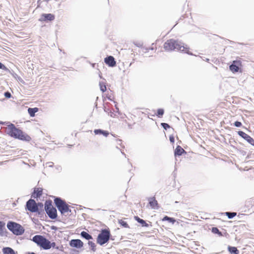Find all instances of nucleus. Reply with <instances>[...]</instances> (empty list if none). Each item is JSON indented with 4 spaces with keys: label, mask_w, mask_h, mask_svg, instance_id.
Wrapping results in <instances>:
<instances>
[{
    "label": "nucleus",
    "mask_w": 254,
    "mask_h": 254,
    "mask_svg": "<svg viewBox=\"0 0 254 254\" xmlns=\"http://www.w3.org/2000/svg\"><path fill=\"white\" fill-rule=\"evenodd\" d=\"M110 66H115L116 64H109Z\"/></svg>",
    "instance_id": "nucleus-41"
},
{
    "label": "nucleus",
    "mask_w": 254,
    "mask_h": 254,
    "mask_svg": "<svg viewBox=\"0 0 254 254\" xmlns=\"http://www.w3.org/2000/svg\"><path fill=\"white\" fill-rule=\"evenodd\" d=\"M184 153H186L185 150L180 145L177 146L175 151V155L180 156Z\"/></svg>",
    "instance_id": "nucleus-16"
},
{
    "label": "nucleus",
    "mask_w": 254,
    "mask_h": 254,
    "mask_svg": "<svg viewBox=\"0 0 254 254\" xmlns=\"http://www.w3.org/2000/svg\"><path fill=\"white\" fill-rule=\"evenodd\" d=\"M28 254H35L34 253H28Z\"/></svg>",
    "instance_id": "nucleus-43"
},
{
    "label": "nucleus",
    "mask_w": 254,
    "mask_h": 254,
    "mask_svg": "<svg viewBox=\"0 0 254 254\" xmlns=\"http://www.w3.org/2000/svg\"><path fill=\"white\" fill-rule=\"evenodd\" d=\"M111 236L109 229H103L101 231L97 238V243L101 246L107 243Z\"/></svg>",
    "instance_id": "nucleus-4"
},
{
    "label": "nucleus",
    "mask_w": 254,
    "mask_h": 254,
    "mask_svg": "<svg viewBox=\"0 0 254 254\" xmlns=\"http://www.w3.org/2000/svg\"><path fill=\"white\" fill-rule=\"evenodd\" d=\"M69 244L71 247L76 248H81L83 246V242L79 239L71 240Z\"/></svg>",
    "instance_id": "nucleus-11"
},
{
    "label": "nucleus",
    "mask_w": 254,
    "mask_h": 254,
    "mask_svg": "<svg viewBox=\"0 0 254 254\" xmlns=\"http://www.w3.org/2000/svg\"><path fill=\"white\" fill-rule=\"evenodd\" d=\"M39 111V109L38 108H29L28 109V112L30 116L32 117H33L35 116V113Z\"/></svg>",
    "instance_id": "nucleus-19"
},
{
    "label": "nucleus",
    "mask_w": 254,
    "mask_h": 254,
    "mask_svg": "<svg viewBox=\"0 0 254 254\" xmlns=\"http://www.w3.org/2000/svg\"><path fill=\"white\" fill-rule=\"evenodd\" d=\"M32 241L43 249L47 250V246L49 240L44 236L36 235L33 237Z\"/></svg>",
    "instance_id": "nucleus-7"
},
{
    "label": "nucleus",
    "mask_w": 254,
    "mask_h": 254,
    "mask_svg": "<svg viewBox=\"0 0 254 254\" xmlns=\"http://www.w3.org/2000/svg\"><path fill=\"white\" fill-rule=\"evenodd\" d=\"M81 236L86 240H90L92 239V237L88 233L85 231H82L81 233Z\"/></svg>",
    "instance_id": "nucleus-23"
},
{
    "label": "nucleus",
    "mask_w": 254,
    "mask_h": 254,
    "mask_svg": "<svg viewBox=\"0 0 254 254\" xmlns=\"http://www.w3.org/2000/svg\"><path fill=\"white\" fill-rule=\"evenodd\" d=\"M247 61L249 62L248 61L245 60L243 58L240 57H237L236 60L233 61L232 62H230L229 64H243V62Z\"/></svg>",
    "instance_id": "nucleus-20"
},
{
    "label": "nucleus",
    "mask_w": 254,
    "mask_h": 254,
    "mask_svg": "<svg viewBox=\"0 0 254 254\" xmlns=\"http://www.w3.org/2000/svg\"><path fill=\"white\" fill-rule=\"evenodd\" d=\"M43 1H45L47 2H48L49 0H44Z\"/></svg>",
    "instance_id": "nucleus-42"
},
{
    "label": "nucleus",
    "mask_w": 254,
    "mask_h": 254,
    "mask_svg": "<svg viewBox=\"0 0 254 254\" xmlns=\"http://www.w3.org/2000/svg\"><path fill=\"white\" fill-rule=\"evenodd\" d=\"M45 209L50 218L55 219L57 217V209L52 205L51 200L46 201L45 203Z\"/></svg>",
    "instance_id": "nucleus-5"
},
{
    "label": "nucleus",
    "mask_w": 254,
    "mask_h": 254,
    "mask_svg": "<svg viewBox=\"0 0 254 254\" xmlns=\"http://www.w3.org/2000/svg\"><path fill=\"white\" fill-rule=\"evenodd\" d=\"M3 254H15L14 250L9 247H5L2 249Z\"/></svg>",
    "instance_id": "nucleus-17"
},
{
    "label": "nucleus",
    "mask_w": 254,
    "mask_h": 254,
    "mask_svg": "<svg viewBox=\"0 0 254 254\" xmlns=\"http://www.w3.org/2000/svg\"><path fill=\"white\" fill-rule=\"evenodd\" d=\"M149 203L150 206L153 208L156 209L158 208V204L157 201L154 197H151L149 199Z\"/></svg>",
    "instance_id": "nucleus-13"
},
{
    "label": "nucleus",
    "mask_w": 254,
    "mask_h": 254,
    "mask_svg": "<svg viewBox=\"0 0 254 254\" xmlns=\"http://www.w3.org/2000/svg\"><path fill=\"white\" fill-rule=\"evenodd\" d=\"M170 140L171 141V142H174V138L173 137H170Z\"/></svg>",
    "instance_id": "nucleus-38"
},
{
    "label": "nucleus",
    "mask_w": 254,
    "mask_h": 254,
    "mask_svg": "<svg viewBox=\"0 0 254 254\" xmlns=\"http://www.w3.org/2000/svg\"><path fill=\"white\" fill-rule=\"evenodd\" d=\"M226 215L228 216L229 218H232L235 217L237 215V213L236 212H227L225 213Z\"/></svg>",
    "instance_id": "nucleus-30"
},
{
    "label": "nucleus",
    "mask_w": 254,
    "mask_h": 254,
    "mask_svg": "<svg viewBox=\"0 0 254 254\" xmlns=\"http://www.w3.org/2000/svg\"><path fill=\"white\" fill-rule=\"evenodd\" d=\"M4 96L5 97L9 98L11 97V94L8 92H6L4 93Z\"/></svg>",
    "instance_id": "nucleus-35"
},
{
    "label": "nucleus",
    "mask_w": 254,
    "mask_h": 254,
    "mask_svg": "<svg viewBox=\"0 0 254 254\" xmlns=\"http://www.w3.org/2000/svg\"><path fill=\"white\" fill-rule=\"evenodd\" d=\"M238 134L242 138L247 140L251 145L254 146V139L249 134L242 131H239Z\"/></svg>",
    "instance_id": "nucleus-10"
},
{
    "label": "nucleus",
    "mask_w": 254,
    "mask_h": 254,
    "mask_svg": "<svg viewBox=\"0 0 254 254\" xmlns=\"http://www.w3.org/2000/svg\"><path fill=\"white\" fill-rule=\"evenodd\" d=\"M7 227L13 234L19 236L22 235L25 231L24 228L19 224L12 221H9Z\"/></svg>",
    "instance_id": "nucleus-3"
},
{
    "label": "nucleus",
    "mask_w": 254,
    "mask_h": 254,
    "mask_svg": "<svg viewBox=\"0 0 254 254\" xmlns=\"http://www.w3.org/2000/svg\"><path fill=\"white\" fill-rule=\"evenodd\" d=\"M195 57L197 58V61L198 62H201L202 61H205L207 62H208L209 61V59L205 57H201V56H196Z\"/></svg>",
    "instance_id": "nucleus-27"
},
{
    "label": "nucleus",
    "mask_w": 254,
    "mask_h": 254,
    "mask_svg": "<svg viewBox=\"0 0 254 254\" xmlns=\"http://www.w3.org/2000/svg\"><path fill=\"white\" fill-rule=\"evenodd\" d=\"M43 207V204L41 203H36L34 199H30L26 203V209L31 212H36L38 211V206Z\"/></svg>",
    "instance_id": "nucleus-8"
},
{
    "label": "nucleus",
    "mask_w": 254,
    "mask_h": 254,
    "mask_svg": "<svg viewBox=\"0 0 254 254\" xmlns=\"http://www.w3.org/2000/svg\"><path fill=\"white\" fill-rule=\"evenodd\" d=\"M6 133L10 136L23 141H29L31 137L23 132L21 129L16 127L13 124L8 125L6 127Z\"/></svg>",
    "instance_id": "nucleus-2"
},
{
    "label": "nucleus",
    "mask_w": 254,
    "mask_h": 254,
    "mask_svg": "<svg viewBox=\"0 0 254 254\" xmlns=\"http://www.w3.org/2000/svg\"><path fill=\"white\" fill-rule=\"evenodd\" d=\"M134 218L137 222L141 224L142 226H144V227H147L149 226L148 224L147 223H146V222L144 220L140 219L139 217L135 216H134Z\"/></svg>",
    "instance_id": "nucleus-18"
},
{
    "label": "nucleus",
    "mask_w": 254,
    "mask_h": 254,
    "mask_svg": "<svg viewBox=\"0 0 254 254\" xmlns=\"http://www.w3.org/2000/svg\"><path fill=\"white\" fill-rule=\"evenodd\" d=\"M212 232L217 233L219 232V230L217 228L214 227L212 228Z\"/></svg>",
    "instance_id": "nucleus-37"
},
{
    "label": "nucleus",
    "mask_w": 254,
    "mask_h": 254,
    "mask_svg": "<svg viewBox=\"0 0 254 254\" xmlns=\"http://www.w3.org/2000/svg\"><path fill=\"white\" fill-rule=\"evenodd\" d=\"M88 245L90 246L91 250L93 252H95L96 251V245L94 242L92 241H89Z\"/></svg>",
    "instance_id": "nucleus-31"
},
{
    "label": "nucleus",
    "mask_w": 254,
    "mask_h": 254,
    "mask_svg": "<svg viewBox=\"0 0 254 254\" xmlns=\"http://www.w3.org/2000/svg\"><path fill=\"white\" fill-rule=\"evenodd\" d=\"M105 64H116L115 58L112 56H108L104 59Z\"/></svg>",
    "instance_id": "nucleus-15"
},
{
    "label": "nucleus",
    "mask_w": 254,
    "mask_h": 254,
    "mask_svg": "<svg viewBox=\"0 0 254 254\" xmlns=\"http://www.w3.org/2000/svg\"><path fill=\"white\" fill-rule=\"evenodd\" d=\"M229 252L231 254H239V251L237 248L234 247L229 246L228 248Z\"/></svg>",
    "instance_id": "nucleus-21"
},
{
    "label": "nucleus",
    "mask_w": 254,
    "mask_h": 254,
    "mask_svg": "<svg viewBox=\"0 0 254 254\" xmlns=\"http://www.w3.org/2000/svg\"><path fill=\"white\" fill-rule=\"evenodd\" d=\"M0 64H1V63L0 62Z\"/></svg>",
    "instance_id": "nucleus-46"
},
{
    "label": "nucleus",
    "mask_w": 254,
    "mask_h": 254,
    "mask_svg": "<svg viewBox=\"0 0 254 254\" xmlns=\"http://www.w3.org/2000/svg\"><path fill=\"white\" fill-rule=\"evenodd\" d=\"M118 223L124 228H129V226L127 222L124 221L123 219H120L118 221Z\"/></svg>",
    "instance_id": "nucleus-26"
},
{
    "label": "nucleus",
    "mask_w": 254,
    "mask_h": 254,
    "mask_svg": "<svg viewBox=\"0 0 254 254\" xmlns=\"http://www.w3.org/2000/svg\"><path fill=\"white\" fill-rule=\"evenodd\" d=\"M54 201L56 205L62 214H64L68 212L69 210V206L65 201L60 198H56Z\"/></svg>",
    "instance_id": "nucleus-6"
},
{
    "label": "nucleus",
    "mask_w": 254,
    "mask_h": 254,
    "mask_svg": "<svg viewBox=\"0 0 254 254\" xmlns=\"http://www.w3.org/2000/svg\"><path fill=\"white\" fill-rule=\"evenodd\" d=\"M95 134H102L105 137H107L109 135V132L107 130H104L101 129H96L94 130Z\"/></svg>",
    "instance_id": "nucleus-14"
},
{
    "label": "nucleus",
    "mask_w": 254,
    "mask_h": 254,
    "mask_svg": "<svg viewBox=\"0 0 254 254\" xmlns=\"http://www.w3.org/2000/svg\"><path fill=\"white\" fill-rule=\"evenodd\" d=\"M5 228V223L0 221V233L3 231V230Z\"/></svg>",
    "instance_id": "nucleus-32"
},
{
    "label": "nucleus",
    "mask_w": 254,
    "mask_h": 254,
    "mask_svg": "<svg viewBox=\"0 0 254 254\" xmlns=\"http://www.w3.org/2000/svg\"><path fill=\"white\" fill-rule=\"evenodd\" d=\"M162 221H167L169 223H171L173 224H174L175 222H176V220L174 218L169 217L167 216H165V217H164L162 218Z\"/></svg>",
    "instance_id": "nucleus-22"
},
{
    "label": "nucleus",
    "mask_w": 254,
    "mask_h": 254,
    "mask_svg": "<svg viewBox=\"0 0 254 254\" xmlns=\"http://www.w3.org/2000/svg\"><path fill=\"white\" fill-rule=\"evenodd\" d=\"M136 45H137V47H140V46H142V45H141V44H137Z\"/></svg>",
    "instance_id": "nucleus-39"
},
{
    "label": "nucleus",
    "mask_w": 254,
    "mask_h": 254,
    "mask_svg": "<svg viewBox=\"0 0 254 254\" xmlns=\"http://www.w3.org/2000/svg\"><path fill=\"white\" fill-rule=\"evenodd\" d=\"M100 88L102 92H104L107 90L106 83L104 81L100 82L99 83Z\"/></svg>",
    "instance_id": "nucleus-25"
},
{
    "label": "nucleus",
    "mask_w": 254,
    "mask_h": 254,
    "mask_svg": "<svg viewBox=\"0 0 254 254\" xmlns=\"http://www.w3.org/2000/svg\"><path fill=\"white\" fill-rule=\"evenodd\" d=\"M83 60L84 61H85V60H86V59H85V58H83Z\"/></svg>",
    "instance_id": "nucleus-44"
},
{
    "label": "nucleus",
    "mask_w": 254,
    "mask_h": 254,
    "mask_svg": "<svg viewBox=\"0 0 254 254\" xmlns=\"http://www.w3.org/2000/svg\"><path fill=\"white\" fill-rule=\"evenodd\" d=\"M55 18L54 14L52 13H43L41 15L39 20L41 22H46L53 21Z\"/></svg>",
    "instance_id": "nucleus-9"
},
{
    "label": "nucleus",
    "mask_w": 254,
    "mask_h": 254,
    "mask_svg": "<svg viewBox=\"0 0 254 254\" xmlns=\"http://www.w3.org/2000/svg\"><path fill=\"white\" fill-rule=\"evenodd\" d=\"M2 66H4V64H0V68H1Z\"/></svg>",
    "instance_id": "nucleus-40"
},
{
    "label": "nucleus",
    "mask_w": 254,
    "mask_h": 254,
    "mask_svg": "<svg viewBox=\"0 0 254 254\" xmlns=\"http://www.w3.org/2000/svg\"><path fill=\"white\" fill-rule=\"evenodd\" d=\"M164 113V110L163 109H159L157 111L156 116L159 118H161Z\"/></svg>",
    "instance_id": "nucleus-28"
},
{
    "label": "nucleus",
    "mask_w": 254,
    "mask_h": 254,
    "mask_svg": "<svg viewBox=\"0 0 254 254\" xmlns=\"http://www.w3.org/2000/svg\"><path fill=\"white\" fill-rule=\"evenodd\" d=\"M161 125L166 130L170 127V126L167 123H162Z\"/></svg>",
    "instance_id": "nucleus-33"
},
{
    "label": "nucleus",
    "mask_w": 254,
    "mask_h": 254,
    "mask_svg": "<svg viewBox=\"0 0 254 254\" xmlns=\"http://www.w3.org/2000/svg\"><path fill=\"white\" fill-rule=\"evenodd\" d=\"M89 64H91V63H90ZM93 64H95L96 63H94Z\"/></svg>",
    "instance_id": "nucleus-45"
},
{
    "label": "nucleus",
    "mask_w": 254,
    "mask_h": 254,
    "mask_svg": "<svg viewBox=\"0 0 254 254\" xmlns=\"http://www.w3.org/2000/svg\"><path fill=\"white\" fill-rule=\"evenodd\" d=\"M56 243H55V242L51 243L50 241H48L47 246V250L50 249L51 248H56L57 249H58L59 248L58 247H56Z\"/></svg>",
    "instance_id": "nucleus-24"
},
{
    "label": "nucleus",
    "mask_w": 254,
    "mask_h": 254,
    "mask_svg": "<svg viewBox=\"0 0 254 254\" xmlns=\"http://www.w3.org/2000/svg\"><path fill=\"white\" fill-rule=\"evenodd\" d=\"M234 125L236 127H240L242 126V124L240 122L236 121L234 123Z\"/></svg>",
    "instance_id": "nucleus-34"
},
{
    "label": "nucleus",
    "mask_w": 254,
    "mask_h": 254,
    "mask_svg": "<svg viewBox=\"0 0 254 254\" xmlns=\"http://www.w3.org/2000/svg\"><path fill=\"white\" fill-rule=\"evenodd\" d=\"M106 97H107V98L109 100H111V101H112V100H113L114 99V97H113V96L112 95H111H111H107V96H106Z\"/></svg>",
    "instance_id": "nucleus-36"
},
{
    "label": "nucleus",
    "mask_w": 254,
    "mask_h": 254,
    "mask_svg": "<svg viewBox=\"0 0 254 254\" xmlns=\"http://www.w3.org/2000/svg\"><path fill=\"white\" fill-rule=\"evenodd\" d=\"M43 194V189L41 188H35L32 194V197L36 198L40 197Z\"/></svg>",
    "instance_id": "nucleus-12"
},
{
    "label": "nucleus",
    "mask_w": 254,
    "mask_h": 254,
    "mask_svg": "<svg viewBox=\"0 0 254 254\" xmlns=\"http://www.w3.org/2000/svg\"><path fill=\"white\" fill-rule=\"evenodd\" d=\"M164 48L166 51H180L190 55H193L189 48L185 47L184 44L178 40L170 39L167 40L164 44Z\"/></svg>",
    "instance_id": "nucleus-1"
},
{
    "label": "nucleus",
    "mask_w": 254,
    "mask_h": 254,
    "mask_svg": "<svg viewBox=\"0 0 254 254\" xmlns=\"http://www.w3.org/2000/svg\"><path fill=\"white\" fill-rule=\"evenodd\" d=\"M230 69L233 72H236L238 71L239 67L236 64H230Z\"/></svg>",
    "instance_id": "nucleus-29"
}]
</instances>
